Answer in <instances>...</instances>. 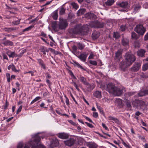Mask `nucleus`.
<instances>
[{
    "mask_svg": "<svg viewBox=\"0 0 148 148\" xmlns=\"http://www.w3.org/2000/svg\"><path fill=\"white\" fill-rule=\"evenodd\" d=\"M104 25V23L103 22L96 20L90 22L89 23L88 25H85L83 26H81V25H76L73 29V32L74 34L84 35L88 33L89 27L101 28Z\"/></svg>",
    "mask_w": 148,
    "mask_h": 148,
    "instance_id": "1",
    "label": "nucleus"
},
{
    "mask_svg": "<svg viewBox=\"0 0 148 148\" xmlns=\"http://www.w3.org/2000/svg\"><path fill=\"white\" fill-rule=\"evenodd\" d=\"M106 89L110 93L117 96L121 95L122 94L123 91L125 90L124 87H116L112 83H109L107 84Z\"/></svg>",
    "mask_w": 148,
    "mask_h": 148,
    "instance_id": "2",
    "label": "nucleus"
},
{
    "mask_svg": "<svg viewBox=\"0 0 148 148\" xmlns=\"http://www.w3.org/2000/svg\"><path fill=\"white\" fill-rule=\"evenodd\" d=\"M39 133L34 135L33 141H30L29 142V144L32 146V148H46L44 146L41 145L40 136H38Z\"/></svg>",
    "mask_w": 148,
    "mask_h": 148,
    "instance_id": "3",
    "label": "nucleus"
},
{
    "mask_svg": "<svg viewBox=\"0 0 148 148\" xmlns=\"http://www.w3.org/2000/svg\"><path fill=\"white\" fill-rule=\"evenodd\" d=\"M125 58L126 60V62L129 66L131 65L136 60L135 56L130 52L126 53Z\"/></svg>",
    "mask_w": 148,
    "mask_h": 148,
    "instance_id": "4",
    "label": "nucleus"
},
{
    "mask_svg": "<svg viewBox=\"0 0 148 148\" xmlns=\"http://www.w3.org/2000/svg\"><path fill=\"white\" fill-rule=\"evenodd\" d=\"M134 30L139 35L141 36L143 35L146 31L145 28L143 27L142 25L140 24L137 25Z\"/></svg>",
    "mask_w": 148,
    "mask_h": 148,
    "instance_id": "5",
    "label": "nucleus"
},
{
    "mask_svg": "<svg viewBox=\"0 0 148 148\" xmlns=\"http://www.w3.org/2000/svg\"><path fill=\"white\" fill-rule=\"evenodd\" d=\"M68 25L67 21L65 19L60 20L59 23L58 29H65Z\"/></svg>",
    "mask_w": 148,
    "mask_h": 148,
    "instance_id": "6",
    "label": "nucleus"
},
{
    "mask_svg": "<svg viewBox=\"0 0 148 148\" xmlns=\"http://www.w3.org/2000/svg\"><path fill=\"white\" fill-rule=\"evenodd\" d=\"M64 143L66 145L69 147H71L76 143V140L73 138H70L64 141Z\"/></svg>",
    "mask_w": 148,
    "mask_h": 148,
    "instance_id": "7",
    "label": "nucleus"
},
{
    "mask_svg": "<svg viewBox=\"0 0 148 148\" xmlns=\"http://www.w3.org/2000/svg\"><path fill=\"white\" fill-rule=\"evenodd\" d=\"M141 66L140 63H135L133 66L131 68V70L132 72H135L138 71L140 69Z\"/></svg>",
    "mask_w": 148,
    "mask_h": 148,
    "instance_id": "8",
    "label": "nucleus"
},
{
    "mask_svg": "<svg viewBox=\"0 0 148 148\" xmlns=\"http://www.w3.org/2000/svg\"><path fill=\"white\" fill-rule=\"evenodd\" d=\"M121 55V51L120 50H118L116 52L114 59L116 62H119L121 60L122 58Z\"/></svg>",
    "mask_w": 148,
    "mask_h": 148,
    "instance_id": "9",
    "label": "nucleus"
},
{
    "mask_svg": "<svg viewBox=\"0 0 148 148\" xmlns=\"http://www.w3.org/2000/svg\"><path fill=\"white\" fill-rule=\"evenodd\" d=\"M85 17L88 19H96L97 18V16L93 13L88 12L85 14Z\"/></svg>",
    "mask_w": 148,
    "mask_h": 148,
    "instance_id": "10",
    "label": "nucleus"
},
{
    "mask_svg": "<svg viewBox=\"0 0 148 148\" xmlns=\"http://www.w3.org/2000/svg\"><path fill=\"white\" fill-rule=\"evenodd\" d=\"M59 145V142L56 138H54L51 141L50 147L51 148H53L57 147Z\"/></svg>",
    "mask_w": 148,
    "mask_h": 148,
    "instance_id": "11",
    "label": "nucleus"
},
{
    "mask_svg": "<svg viewBox=\"0 0 148 148\" xmlns=\"http://www.w3.org/2000/svg\"><path fill=\"white\" fill-rule=\"evenodd\" d=\"M148 95V90H141L140 92L138 93L137 95H135L134 97H142Z\"/></svg>",
    "mask_w": 148,
    "mask_h": 148,
    "instance_id": "12",
    "label": "nucleus"
},
{
    "mask_svg": "<svg viewBox=\"0 0 148 148\" xmlns=\"http://www.w3.org/2000/svg\"><path fill=\"white\" fill-rule=\"evenodd\" d=\"M133 7L134 8V12L135 13L138 12L141 8V5L138 3H136L133 5Z\"/></svg>",
    "mask_w": 148,
    "mask_h": 148,
    "instance_id": "13",
    "label": "nucleus"
},
{
    "mask_svg": "<svg viewBox=\"0 0 148 148\" xmlns=\"http://www.w3.org/2000/svg\"><path fill=\"white\" fill-rule=\"evenodd\" d=\"M120 67L123 70H124L128 66H130L124 60H123L119 64Z\"/></svg>",
    "mask_w": 148,
    "mask_h": 148,
    "instance_id": "14",
    "label": "nucleus"
},
{
    "mask_svg": "<svg viewBox=\"0 0 148 148\" xmlns=\"http://www.w3.org/2000/svg\"><path fill=\"white\" fill-rule=\"evenodd\" d=\"M2 43L5 46H11L13 45V43L12 41L5 40V38L2 41Z\"/></svg>",
    "mask_w": 148,
    "mask_h": 148,
    "instance_id": "15",
    "label": "nucleus"
},
{
    "mask_svg": "<svg viewBox=\"0 0 148 148\" xmlns=\"http://www.w3.org/2000/svg\"><path fill=\"white\" fill-rule=\"evenodd\" d=\"M6 54L10 58H14L18 56L15 52H11L10 51H8L6 52Z\"/></svg>",
    "mask_w": 148,
    "mask_h": 148,
    "instance_id": "16",
    "label": "nucleus"
},
{
    "mask_svg": "<svg viewBox=\"0 0 148 148\" xmlns=\"http://www.w3.org/2000/svg\"><path fill=\"white\" fill-rule=\"evenodd\" d=\"M58 136L59 138L62 139H65L68 138L69 137L68 134L64 133H60L58 134Z\"/></svg>",
    "mask_w": 148,
    "mask_h": 148,
    "instance_id": "17",
    "label": "nucleus"
},
{
    "mask_svg": "<svg viewBox=\"0 0 148 148\" xmlns=\"http://www.w3.org/2000/svg\"><path fill=\"white\" fill-rule=\"evenodd\" d=\"M135 103V106H142L145 104V103L142 100H136L135 101H133V103Z\"/></svg>",
    "mask_w": 148,
    "mask_h": 148,
    "instance_id": "18",
    "label": "nucleus"
},
{
    "mask_svg": "<svg viewBox=\"0 0 148 148\" xmlns=\"http://www.w3.org/2000/svg\"><path fill=\"white\" fill-rule=\"evenodd\" d=\"M145 52V51L144 49H140L137 51V55L139 56L144 57Z\"/></svg>",
    "mask_w": 148,
    "mask_h": 148,
    "instance_id": "19",
    "label": "nucleus"
},
{
    "mask_svg": "<svg viewBox=\"0 0 148 148\" xmlns=\"http://www.w3.org/2000/svg\"><path fill=\"white\" fill-rule=\"evenodd\" d=\"M87 57V55L86 53H81L78 57V58L80 59L82 61H85Z\"/></svg>",
    "mask_w": 148,
    "mask_h": 148,
    "instance_id": "20",
    "label": "nucleus"
},
{
    "mask_svg": "<svg viewBox=\"0 0 148 148\" xmlns=\"http://www.w3.org/2000/svg\"><path fill=\"white\" fill-rule=\"evenodd\" d=\"M118 5L123 8H126L127 7L128 3L126 1H123L121 3H119Z\"/></svg>",
    "mask_w": 148,
    "mask_h": 148,
    "instance_id": "21",
    "label": "nucleus"
},
{
    "mask_svg": "<svg viewBox=\"0 0 148 148\" xmlns=\"http://www.w3.org/2000/svg\"><path fill=\"white\" fill-rule=\"evenodd\" d=\"M37 60L38 62L41 67L43 69H46V66L43 61L40 59H37Z\"/></svg>",
    "mask_w": 148,
    "mask_h": 148,
    "instance_id": "22",
    "label": "nucleus"
},
{
    "mask_svg": "<svg viewBox=\"0 0 148 148\" xmlns=\"http://www.w3.org/2000/svg\"><path fill=\"white\" fill-rule=\"evenodd\" d=\"M93 95L94 97L99 99L102 97L101 92L97 90L93 94Z\"/></svg>",
    "mask_w": 148,
    "mask_h": 148,
    "instance_id": "23",
    "label": "nucleus"
},
{
    "mask_svg": "<svg viewBox=\"0 0 148 148\" xmlns=\"http://www.w3.org/2000/svg\"><path fill=\"white\" fill-rule=\"evenodd\" d=\"M79 78V79L80 81L84 84L85 85H87L88 84V83L86 81V78L80 75Z\"/></svg>",
    "mask_w": 148,
    "mask_h": 148,
    "instance_id": "24",
    "label": "nucleus"
},
{
    "mask_svg": "<svg viewBox=\"0 0 148 148\" xmlns=\"http://www.w3.org/2000/svg\"><path fill=\"white\" fill-rule=\"evenodd\" d=\"M122 44L124 46H126L128 45L129 40L126 38H123L122 40Z\"/></svg>",
    "mask_w": 148,
    "mask_h": 148,
    "instance_id": "25",
    "label": "nucleus"
},
{
    "mask_svg": "<svg viewBox=\"0 0 148 148\" xmlns=\"http://www.w3.org/2000/svg\"><path fill=\"white\" fill-rule=\"evenodd\" d=\"M87 86V90L88 91L90 92L92 90L95 88V85L94 84H90L88 83Z\"/></svg>",
    "mask_w": 148,
    "mask_h": 148,
    "instance_id": "26",
    "label": "nucleus"
},
{
    "mask_svg": "<svg viewBox=\"0 0 148 148\" xmlns=\"http://www.w3.org/2000/svg\"><path fill=\"white\" fill-rule=\"evenodd\" d=\"M86 12V10L84 9H81L78 10L77 13L78 16L84 14Z\"/></svg>",
    "mask_w": 148,
    "mask_h": 148,
    "instance_id": "27",
    "label": "nucleus"
},
{
    "mask_svg": "<svg viewBox=\"0 0 148 148\" xmlns=\"http://www.w3.org/2000/svg\"><path fill=\"white\" fill-rule=\"evenodd\" d=\"M40 51L41 52L43 53V54L44 55L46 54V52H48L49 51L48 49L44 46L41 47Z\"/></svg>",
    "mask_w": 148,
    "mask_h": 148,
    "instance_id": "28",
    "label": "nucleus"
},
{
    "mask_svg": "<svg viewBox=\"0 0 148 148\" xmlns=\"http://www.w3.org/2000/svg\"><path fill=\"white\" fill-rule=\"evenodd\" d=\"M100 36V33L99 31H94L92 34V37H99Z\"/></svg>",
    "mask_w": 148,
    "mask_h": 148,
    "instance_id": "29",
    "label": "nucleus"
},
{
    "mask_svg": "<svg viewBox=\"0 0 148 148\" xmlns=\"http://www.w3.org/2000/svg\"><path fill=\"white\" fill-rule=\"evenodd\" d=\"M108 119L110 120H112L114 121L115 123H118L119 122L118 120L116 118L111 116H109L108 117Z\"/></svg>",
    "mask_w": 148,
    "mask_h": 148,
    "instance_id": "30",
    "label": "nucleus"
},
{
    "mask_svg": "<svg viewBox=\"0 0 148 148\" xmlns=\"http://www.w3.org/2000/svg\"><path fill=\"white\" fill-rule=\"evenodd\" d=\"M52 27L54 31H57L58 30V27L57 24L56 22H53L52 23Z\"/></svg>",
    "mask_w": 148,
    "mask_h": 148,
    "instance_id": "31",
    "label": "nucleus"
},
{
    "mask_svg": "<svg viewBox=\"0 0 148 148\" xmlns=\"http://www.w3.org/2000/svg\"><path fill=\"white\" fill-rule=\"evenodd\" d=\"M114 2V0H107L105 2V4L107 6H110L113 4Z\"/></svg>",
    "mask_w": 148,
    "mask_h": 148,
    "instance_id": "32",
    "label": "nucleus"
},
{
    "mask_svg": "<svg viewBox=\"0 0 148 148\" xmlns=\"http://www.w3.org/2000/svg\"><path fill=\"white\" fill-rule=\"evenodd\" d=\"M115 103L119 106H122V100L120 99H116Z\"/></svg>",
    "mask_w": 148,
    "mask_h": 148,
    "instance_id": "33",
    "label": "nucleus"
},
{
    "mask_svg": "<svg viewBox=\"0 0 148 148\" xmlns=\"http://www.w3.org/2000/svg\"><path fill=\"white\" fill-rule=\"evenodd\" d=\"M52 17L54 20H56L57 19L58 17V10H56L53 12Z\"/></svg>",
    "mask_w": 148,
    "mask_h": 148,
    "instance_id": "34",
    "label": "nucleus"
},
{
    "mask_svg": "<svg viewBox=\"0 0 148 148\" xmlns=\"http://www.w3.org/2000/svg\"><path fill=\"white\" fill-rule=\"evenodd\" d=\"M4 29L5 31L9 32L13 30H16V28L14 27L5 28H4Z\"/></svg>",
    "mask_w": 148,
    "mask_h": 148,
    "instance_id": "35",
    "label": "nucleus"
},
{
    "mask_svg": "<svg viewBox=\"0 0 148 148\" xmlns=\"http://www.w3.org/2000/svg\"><path fill=\"white\" fill-rule=\"evenodd\" d=\"M89 148H97V145L94 143H90L88 145Z\"/></svg>",
    "mask_w": 148,
    "mask_h": 148,
    "instance_id": "36",
    "label": "nucleus"
},
{
    "mask_svg": "<svg viewBox=\"0 0 148 148\" xmlns=\"http://www.w3.org/2000/svg\"><path fill=\"white\" fill-rule=\"evenodd\" d=\"M77 47L79 49L82 50L85 47V45L80 43H78L77 44Z\"/></svg>",
    "mask_w": 148,
    "mask_h": 148,
    "instance_id": "37",
    "label": "nucleus"
},
{
    "mask_svg": "<svg viewBox=\"0 0 148 148\" xmlns=\"http://www.w3.org/2000/svg\"><path fill=\"white\" fill-rule=\"evenodd\" d=\"M148 69V62L144 64L142 67L143 71H145Z\"/></svg>",
    "mask_w": 148,
    "mask_h": 148,
    "instance_id": "38",
    "label": "nucleus"
},
{
    "mask_svg": "<svg viewBox=\"0 0 148 148\" xmlns=\"http://www.w3.org/2000/svg\"><path fill=\"white\" fill-rule=\"evenodd\" d=\"M36 72V71H29L28 72H24V73L25 74H26L27 73H29V74L30 73L31 74V75L32 76L34 75V73L35 72Z\"/></svg>",
    "mask_w": 148,
    "mask_h": 148,
    "instance_id": "39",
    "label": "nucleus"
},
{
    "mask_svg": "<svg viewBox=\"0 0 148 148\" xmlns=\"http://www.w3.org/2000/svg\"><path fill=\"white\" fill-rule=\"evenodd\" d=\"M65 9L63 7H62L60 12L59 14L60 15H63L65 14Z\"/></svg>",
    "mask_w": 148,
    "mask_h": 148,
    "instance_id": "40",
    "label": "nucleus"
},
{
    "mask_svg": "<svg viewBox=\"0 0 148 148\" xmlns=\"http://www.w3.org/2000/svg\"><path fill=\"white\" fill-rule=\"evenodd\" d=\"M127 29L125 25H122L120 27V30L122 32L124 31Z\"/></svg>",
    "mask_w": 148,
    "mask_h": 148,
    "instance_id": "41",
    "label": "nucleus"
},
{
    "mask_svg": "<svg viewBox=\"0 0 148 148\" xmlns=\"http://www.w3.org/2000/svg\"><path fill=\"white\" fill-rule=\"evenodd\" d=\"M120 36L119 33L118 32H114L113 37H119Z\"/></svg>",
    "mask_w": 148,
    "mask_h": 148,
    "instance_id": "42",
    "label": "nucleus"
},
{
    "mask_svg": "<svg viewBox=\"0 0 148 148\" xmlns=\"http://www.w3.org/2000/svg\"><path fill=\"white\" fill-rule=\"evenodd\" d=\"M71 5L73 6L74 8L75 9H77L78 8V6L77 4L74 2H73L71 3Z\"/></svg>",
    "mask_w": 148,
    "mask_h": 148,
    "instance_id": "43",
    "label": "nucleus"
},
{
    "mask_svg": "<svg viewBox=\"0 0 148 148\" xmlns=\"http://www.w3.org/2000/svg\"><path fill=\"white\" fill-rule=\"evenodd\" d=\"M20 19L17 21H14L12 22V24L13 25H15L19 24L20 21Z\"/></svg>",
    "mask_w": 148,
    "mask_h": 148,
    "instance_id": "44",
    "label": "nucleus"
},
{
    "mask_svg": "<svg viewBox=\"0 0 148 148\" xmlns=\"http://www.w3.org/2000/svg\"><path fill=\"white\" fill-rule=\"evenodd\" d=\"M34 27L33 26H30L27 28H25L23 30V32H25V31H27L30 30Z\"/></svg>",
    "mask_w": 148,
    "mask_h": 148,
    "instance_id": "45",
    "label": "nucleus"
},
{
    "mask_svg": "<svg viewBox=\"0 0 148 148\" xmlns=\"http://www.w3.org/2000/svg\"><path fill=\"white\" fill-rule=\"evenodd\" d=\"M12 67L11 69L12 71L15 72L18 71V70L16 69L15 66L13 64H12Z\"/></svg>",
    "mask_w": 148,
    "mask_h": 148,
    "instance_id": "46",
    "label": "nucleus"
},
{
    "mask_svg": "<svg viewBox=\"0 0 148 148\" xmlns=\"http://www.w3.org/2000/svg\"><path fill=\"white\" fill-rule=\"evenodd\" d=\"M90 63L95 66L97 65V64L96 61L95 60H90Z\"/></svg>",
    "mask_w": 148,
    "mask_h": 148,
    "instance_id": "47",
    "label": "nucleus"
},
{
    "mask_svg": "<svg viewBox=\"0 0 148 148\" xmlns=\"http://www.w3.org/2000/svg\"><path fill=\"white\" fill-rule=\"evenodd\" d=\"M23 146V143L22 142L19 143L17 145V148H22Z\"/></svg>",
    "mask_w": 148,
    "mask_h": 148,
    "instance_id": "48",
    "label": "nucleus"
},
{
    "mask_svg": "<svg viewBox=\"0 0 148 148\" xmlns=\"http://www.w3.org/2000/svg\"><path fill=\"white\" fill-rule=\"evenodd\" d=\"M83 116L88 121L90 122L93 123L92 121L89 118L86 116Z\"/></svg>",
    "mask_w": 148,
    "mask_h": 148,
    "instance_id": "49",
    "label": "nucleus"
},
{
    "mask_svg": "<svg viewBox=\"0 0 148 148\" xmlns=\"http://www.w3.org/2000/svg\"><path fill=\"white\" fill-rule=\"evenodd\" d=\"M126 105L127 107L128 108V109L130 110H131V106L130 103L129 102H127L126 103Z\"/></svg>",
    "mask_w": 148,
    "mask_h": 148,
    "instance_id": "50",
    "label": "nucleus"
},
{
    "mask_svg": "<svg viewBox=\"0 0 148 148\" xmlns=\"http://www.w3.org/2000/svg\"><path fill=\"white\" fill-rule=\"evenodd\" d=\"M38 17H36L35 19L30 21L29 23V24H31L32 23H35L36 21L38 20Z\"/></svg>",
    "mask_w": 148,
    "mask_h": 148,
    "instance_id": "51",
    "label": "nucleus"
},
{
    "mask_svg": "<svg viewBox=\"0 0 148 148\" xmlns=\"http://www.w3.org/2000/svg\"><path fill=\"white\" fill-rule=\"evenodd\" d=\"M54 54L55 55H59L60 56H62V54L60 52L57 51H55Z\"/></svg>",
    "mask_w": 148,
    "mask_h": 148,
    "instance_id": "52",
    "label": "nucleus"
},
{
    "mask_svg": "<svg viewBox=\"0 0 148 148\" xmlns=\"http://www.w3.org/2000/svg\"><path fill=\"white\" fill-rule=\"evenodd\" d=\"M98 114L97 112H95L93 113V116L95 118H97L98 117Z\"/></svg>",
    "mask_w": 148,
    "mask_h": 148,
    "instance_id": "53",
    "label": "nucleus"
},
{
    "mask_svg": "<svg viewBox=\"0 0 148 148\" xmlns=\"http://www.w3.org/2000/svg\"><path fill=\"white\" fill-rule=\"evenodd\" d=\"M22 106H21L18 108V109L17 111L16 114H18L19 112H20L21 110L22 109Z\"/></svg>",
    "mask_w": 148,
    "mask_h": 148,
    "instance_id": "54",
    "label": "nucleus"
},
{
    "mask_svg": "<svg viewBox=\"0 0 148 148\" xmlns=\"http://www.w3.org/2000/svg\"><path fill=\"white\" fill-rule=\"evenodd\" d=\"M26 51V50L25 49H24L19 54V55L18 56L19 57H21L23 54L24 53H25Z\"/></svg>",
    "mask_w": 148,
    "mask_h": 148,
    "instance_id": "55",
    "label": "nucleus"
},
{
    "mask_svg": "<svg viewBox=\"0 0 148 148\" xmlns=\"http://www.w3.org/2000/svg\"><path fill=\"white\" fill-rule=\"evenodd\" d=\"M139 138L140 139H141L143 142H145V138L144 136H139Z\"/></svg>",
    "mask_w": 148,
    "mask_h": 148,
    "instance_id": "56",
    "label": "nucleus"
},
{
    "mask_svg": "<svg viewBox=\"0 0 148 148\" xmlns=\"http://www.w3.org/2000/svg\"><path fill=\"white\" fill-rule=\"evenodd\" d=\"M136 93V92H129L127 93V95L129 96H130L133 95H134Z\"/></svg>",
    "mask_w": 148,
    "mask_h": 148,
    "instance_id": "57",
    "label": "nucleus"
},
{
    "mask_svg": "<svg viewBox=\"0 0 148 148\" xmlns=\"http://www.w3.org/2000/svg\"><path fill=\"white\" fill-rule=\"evenodd\" d=\"M85 123L88 127H90L92 128L93 127V125L92 124H91L85 122Z\"/></svg>",
    "mask_w": 148,
    "mask_h": 148,
    "instance_id": "58",
    "label": "nucleus"
},
{
    "mask_svg": "<svg viewBox=\"0 0 148 148\" xmlns=\"http://www.w3.org/2000/svg\"><path fill=\"white\" fill-rule=\"evenodd\" d=\"M72 49L74 52H76L77 49V47L75 45H73L72 47Z\"/></svg>",
    "mask_w": 148,
    "mask_h": 148,
    "instance_id": "59",
    "label": "nucleus"
},
{
    "mask_svg": "<svg viewBox=\"0 0 148 148\" xmlns=\"http://www.w3.org/2000/svg\"><path fill=\"white\" fill-rule=\"evenodd\" d=\"M64 97L66 98V103L67 105H69V99H68V98L67 97L66 95H65L64 96Z\"/></svg>",
    "mask_w": 148,
    "mask_h": 148,
    "instance_id": "60",
    "label": "nucleus"
},
{
    "mask_svg": "<svg viewBox=\"0 0 148 148\" xmlns=\"http://www.w3.org/2000/svg\"><path fill=\"white\" fill-rule=\"evenodd\" d=\"M122 143L126 148H128L129 147V145L124 141L122 142Z\"/></svg>",
    "mask_w": 148,
    "mask_h": 148,
    "instance_id": "61",
    "label": "nucleus"
},
{
    "mask_svg": "<svg viewBox=\"0 0 148 148\" xmlns=\"http://www.w3.org/2000/svg\"><path fill=\"white\" fill-rule=\"evenodd\" d=\"M3 58L4 59H6V60H8V59L7 55L5 54H3Z\"/></svg>",
    "mask_w": 148,
    "mask_h": 148,
    "instance_id": "62",
    "label": "nucleus"
},
{
    "mask_svg": "<svg viewBox=\"0 0 148 148\" xmlns=\"http://www.w3.org/2000/svg\"><path fill=\"white\" fill-rule=\"evenodd\" d=\"M8 106V103L7 101H6L5 105L4 106V108L5 109H6Z\"/></svg>",
    "mask_w": 148,
    "mask_h": 148,
    "instance_id": "63",
    "label": "nucleus"
},
{
    "mask_svg": "<svg viewBox=\"0 0 148 148\" xmlns=\"http://www.w3.org/2000/svg\"><path fill=\"white\" fill-rule=\"evenodd\" d=\"M136 34L134 32L131 33V37H136Z\"/></svg>",
    "mask_w": 148,
    "mask_h": 148,
    "instance_id": "64",
    "label": "nucleus"
}]
</instances>
